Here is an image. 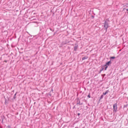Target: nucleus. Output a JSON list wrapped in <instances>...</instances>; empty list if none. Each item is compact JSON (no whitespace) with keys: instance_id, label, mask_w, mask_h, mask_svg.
<instances>
[{"instance_id":"1","label":"nucleus","mask_w":128,"mask_h":128,"mask_svg":"<svg viewBox=\"0 0 128 128\" xmlns=\"http://www.w3.org/2000/svg\"><path fill=\"white\" fill-rule=\"evenodd\" d=\"M108 19L104 21V30H106V32H108V28H110V25H108Z\"/></svg>"},{"instance_id":"2","label":"nucleus","mask_w":128,"mask_h":128,"mask_svg":"<svg viewBox=\"0 0 128 128\" xmlns=\"http://www.w3.org/2000/svg\"><path fill=\"white\" fill-rule=\"evenodd\" d=\"M114 112H116L118 110V103H116L113 104Z\"/></svg>"},{"instance_id":"3","label":"nucleus","mask_w":128,"mask_h":128,"mask_svg":"<svg viewBox=\"0 0 128 128\" xmlns=\"http://www.w3.org/2000/svg\"><path fill=\"white\" fill-rule=\"evenodd\" d=\"M110 64H112V61L110 60V61L106 62L104 66H108H108H110Z\"/></svg>"},{"instance_id":"4","label":"nucleus","mask_w":128,"mask_h":128,"mask_svg":"<svg viewBox=\"0 0 128 128\" xmlns=\"http://www.w3.org/2000/svg\"><path fill=\"white\" fill-rule=\"evenodd\" d=\"M78 48V44H75V46L74 47V52H76Z\"/></svg>"},{"instance_id":"5","label":"nucleus","mask_w":128,"mask_h":128,"mask_svg":"<svg viewBox=\"0 0 128 128\" xmlns=\"http://www.w3.org/2000/svg\"><path fill=\"white\" fill-rule=\"evenodd\" d=\"M76 104H79L80 106H82V103H81L80 102V100H78L77 101V102H76Z\"/></svg>"},{"instance_id":"6","label":"nucleus","mask_w":128,"mask_h":128,"mask_svg":"<svg viewBox=\"0 0 128 128\" xmlns=\"http://www.w3.org/2000/svg\"><path fill=\"white\" fill-rule=\"evenodd\" d=\"M110 92V90H106L105 92H103V95L106 96V94H108Z\"/></svg>"},{"instance_id":"7","label":"nucleus","mask_w":128,"mask_h":128,"mask_svg":"<svg viewBox=\"0 0 128 128\" xmlns=\"http://www.w3.org/2000/svg\"><path fill=\"white\" fill-rule=\"evenodd\" d=\"M88 56H85L84 57L82 58V60H88Z\"/></svg>"},{"instance_id":"8","label":"nucleus","mask_w":128,"mask_h":128,"mask_svg":"<svg viewBox=\"0 0 128 128\" xmlns=\"http://www.w3.org/2000/svg\"><path fill=\"white\" fill-rule=\"evenodd\" d=\"M18 94V92H16V94H14L13 97L14 100H16V94Z\"/></svg>"},{"instance_id":"9","label":"nucleus","mask_w":128,"mask_h":128,"mask_svg":"<svg viewBox=\"0 0 128 128\" xmlns=\"http://www.w3.org/2000/svg\"><path fill=\"white\" fill-rule=\"evenodd\" d=\"M114 58H116V56H111L110 58V60L111 61H112V60H114Z\"/></svg>"},{"instance_id":"10","label":"nucleus","mask_w":128,"mask_h":128,"mask_svg":"<svg viewBox=\"0 0 128 128\" xmlns=\"http://www.w3.org/2000/svg\"><path fill=\"white\" fill-rule=\"evenodd\" d=\"M104 70H108V66H106V65H104Z\"/></svg>"},{"instance_id":"11","label":"nucleus","mask_w":128,"mask_h":128,"mask_svg":"<svg viewBox=\"0 0 128 128\" xmlns=\"http://www.w3.org/2000/svg\"><path fill=\"white\" fill-rule=\"evenodd\" d=\"M104 70V67H102L100 69V72H102Z\"/></svg>"},{"instance_id":"12","label":"nucleus","mask_w":128,"mask_h":128,"mask_svg":"<svg viewBox=\"0 0 128 128\" xmlns=\"http://www.w3.org/2000/svg\"><path fill=\"white\" fill-rule=\"evenodd\" d=\"M102 98H104V95H101L100 96V100H102Z\"/></svg>"},{"instance_id":"13","label":"nucleus","mask_w":128,"mask_h":128,"mask_svg":"<svg viewBox=\"0 0 128 128\" xmlns=\"http://www.w3.org/2000/svg\"><path fill=\"white\" fill-rule=\"evenodd\" d=\"M126 8H128V3L124 4Z\"/></svg>"},{"instance_id":"14","label":"nucleus","mask_w":128,"mask_h":128,"mask_svg":"<svg viewBox=\"0 0 128 128\" xmlns=\"http://www.w3.org/2000/svg\"><path fill=\"white\" fill-rule=\"evenodd\" d=\"M50 30H51V32H54V30H53L52 28H50Z\"/></svg>"},{"instance_id":"15","label":"nucleus","mask_w":128,"mask_h":128,"mask_svg":"<svg viewBox=\"0 0 128 128\" xmlns=\"http://www.w3.org/2000/svg\"><path fill=\"white\" fill-rule=\"evenodd\" d=\"M6 128H12L10 127V126L8 125L7 126Z\"/></svg>"},{"instance_id":"16","label":"nucleus","mask_w":128,"mask_h":128,"mask_svg":"<svg viewBox=\"0 0 128 128\" xmlns=\"http://www.w3.org/2000/svg\"><path fill=\"white\" fill-rule=\"evenodd\" d=\"M88 98H90V94L88 96Z\"/></svg>"},{"instance_id":"17","label":"nucleus","mask_w":128,"mask_h":128,"mask_svg":"<svg viewBox=\"0 0 128 128\" xmlns=\"http://www.w3.org/2000/svg\"><path fill=\"white\" fill-rule=\"evenodd\" d=\"M78 116H80V113H78Z\"/></svg>"},{"instance_id":"18","label":"nucleus","mask_w":128,"mask_h":128,"mask_svg":"<svg viewBox=\"0 0 128 128\" xmlns=\"http://www.w3.org/2000/svg\"><path fill=\"white\" fill-rule=\"evenodd\" d=\"M92 18H94V16H92Z\"/></svg>"},{"instance_id":"19","label":"nucleus","mask_w":128,"mask_h":128,"mask_svg":"<svg viewBox=\"0 0 128 128\" xmlns=\"http://www.w3.org/2000/svg\"><path fill=\"white\" fill-rule=\"evenodd\" d=\"M102 72H100V71L99 72V74H100Z\"/></svg>"},{"instance_id":"20","label":"nucleus","mask_w":128,"mask_h":128,"mask_svg":"<svg viewBox=\"0 0 128 128\" xmlns=\"http://www.w3.org/2000/svg\"><path fill=\"white\" fill-rule=\"evenodd\" d=\"M76 108V106H74L73 107V108Z\"/></svg>"},{"instance_id":"21","label":"nucleus","mask_w":128,"mask_h":128,"mask_svg":"<svg viewBox=\"0 0 128 128\" xmlns=\"http://www.w3.org/2000/svg\"><path fill=\"white\" fill-rule=\"evenodd\" d=\"M4 62H7V61H6V60H5Z\"/></svg>"},{"instance_id":"22","label":"nucleus","mask_w":128,"mask_h":128,"mask_svg":"<svg viewBox=\"0 0 128 128\" xmlns=\"http://www.w3.org/2000/svg\"><path fill=\"white\" fill-rule=\"evenodd\" d=\"M81 54H82V53H81Z\"/></svg>"},{"instance_id":"23","label":"nucleus","mask_w":128,"mask_h":128,"mask_svg":"<svg viewBox=\"0 0 128 128\" xmlns=\"http://www.w3.org/2000/svg\"><path fill=\"white\" fill-rule=\"evenodd\" d=\"M12 92H14V90H12Z\"/></svg>"}]
</instances>
